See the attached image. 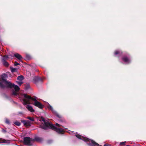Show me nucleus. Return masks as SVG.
I'll use <instances>...</instances> for the list:
<instances>
[{"instance_id":"obj_1","label":"nucleus","mask_w":146,"mask_h":146,"mask_svg":"<svg viewBox=\"0 0 146 146\" xmlns=\"http://www.w3.org/2000/svg\"><path fill=\"white\" fill-rule=\"evenodd\" d=\"M21 96L22 98V101L24 104H30L31 103L30 101L31 100L34 102L33 104L34 106L40 109H42L43 108V106L40 103L36 100V99L31 97L28 95L26 94H23L21 95Z\"/></svg>"},{"instance_id":"obj_2","label":"nucleus","mask_w":146,"mask_h":146,"mask_svg":"<svg viewBox=\"0 0 146 146\" xmlns=\"http://www.w3.org/2000/svg\"><path fill=\"white\" fill-rule=\"evenodd\" d=\"M1 78L3 80V82L5 84V86L7 87L11 88H13L14 90L12 91V94L14 95H16L18 94V92L20 90L19 87L14 84H12L10 82L7 81L6 80L7 77V76L6 74H3L1 76Z\"/></svg>"},{"instance_id":"obj_3","label":"nucleus","mask_w":146,"mask_h":146,"mask_svg":"<svg viewBox=\"0 0 146 146\" xmlns=\"http://www.w3.org/2000/svg\"><path fill=\"white\" fill-rule=\"evenodd\" d=\"M41 120L44 122V124L42 125H41L40 127L42 129H47L50 128L54 130L57 133H61L63 132V130L61 128H58L55 127L54 125L48 122H46L44 118L43 117H41Z\"/></svg>"},{"instance_id":"obj_4","label":"nucleus","mask_w":146,"mask_h":146,"mask_svg":"<svg viewBox=\"0 0 146 146\" xmlns=\"http://www.w3.org/2000/svg\"><path fill=\"white\" fill-rule=\"evenodd\" d=\"M76 136L78 139H82L83 141H85L86 142H89V145H92L97 146H99V145L98 143L92 140L86 138H85L79 135H76Z\"/></svg>"},{"instance_id":"obj_5","label":"nucleus","mask_w":146,"mask_h":146,"mask_svg":"<svg viewBox=\"0 0 146 146\" xmlns=\"http://www.w3.org/2000/svg\"><path fill=\"white\" fill-rule=\"evenodd\" d=\"M34 141L29 137H26L24 138V143L25 145H31L32 142Z\"/></svg>"},{"instance_id":"obj_6","label":"nucleus","mask_w":146,"mask_h":146,"mask_svg":"<svg viewBox=\"0 0 146 146\" xmlns=\"http://www.w3.org/2000/svg\"><path fill=\"white\" fill-rule=\"evenodd\" d=\"M8 58V56H6L4 57V58L2 60V63L3 65L6 67H8L9 64L8 62L5 60V59H7Z\"/></svg>"},{"instance_id":"obj_7","label":"nucleus","mask_w":146,"mask_h":146,"mask_svg":"<svg viewBox=\"0 0 146 146\" xmlns=\"http://www.w3.org/2000/svg\"><path fill=\"white\" fill-rule=\"evenodd\" d=\"M14 56L17 58L20 61H21V59L22 58L21 56L18 53H16L14 54Z\"/></svg>"},{"instance_id":"obj_8","label":"nucleus","mask_w":146,"mask_h":146,"mask_svg":"<svg viewBox=\"0 0 146 146\" xmlns=\"http://www.w3.org/2000/svg\"><path fill=\"white\" fill-rule=\"evenodd\" d=\"M26 108L28 110L31 112H34L35 111V110L33 109V107L29 105H27L26 107Z\"/></svg>"},{"instance_id":"obj_9","label":"nucleus","mask_w":146,"mask_h":146,"mask_svg":"<svg viewBox=\"0 0 146 146\" xmlns=\"http://www.w3.org/2000/svg\"><path fill=\"white\" fill-rule=\"evenodd\" d=\"M22 122L24 124V125L26 126H30L31 125V123L29 121H23Z\"/></svg>"},{"instance_id":"obj_10","label":"nucleus","mask_w":146,"mask_h":146,"mask_svg":"<svg viewBox=\"0 0 146 146\" xmlns=\"http://www.w3.org/2000/svg\"><path fill=\"white\" fill-rule=\"evenodd\" d=\"M123 60L126 64H128L130 62V60L128 58L126 57L123 58Z\"/></svg>"},{"instance_id":"obj_11","label":"nucleus","mask_w":146,"mask_h":146,"mask_svg":"<svg viewBox=\"0 0 146 146\" xmlns=\"http://www.w3.org/2000/svg\"><path fill=\"white\" fill-rule=\"evenodd\" d=\"M24 79V77L23 76H19L17 78V79L18 80L20 81H22Z\"/></svg>"},{"instance_id":"obj_12","label":"nucleus","mask_w":146,"mask_h":146,"mask_svg":"<svg viewBox=\"0 0 146 146\" xmlns=\"http://www.w3.org/2000/svg\"><path fill=\"white\" fill-rule=\"evenodd\" d=\"M11 71L12 72H17V69L15 68L11 67L10 68Z\"/></svg>"},{"instance_id":"obj_13","label":"nucleus","mask_w":146,"mask_h":146,"mask_svg":"<svg viewBox=\"0 0 146 146\" xmlns=\"http://www.w3.org/2000/svg\"><path fill=\"white\" fill-rule=\"evenodd\" d=\"M14 123L15 125L17 126H19L21 125V123L17 121H15Z\"/></svg>"},{"instance_id":"obj_14","label":"nucleus","mask_w":146,"mask_h":146,"mask_svg":"<svg viewBox=\"0 0 146 146\" xmlns=\"http://www.w3.org/2000/svg\"><path fill=\"white\" fill-rule=\"evenodd\" d=\"M48 108L50 110H52V111H53V108L50 105H49L48 106Z\"/></svg>"},{"instance_id":"obj_15","label":"nucleus","mask_w":146,"mask_h":146,"mask_svg":"<svg viewBox=\"0 0 146 146\" xmlns=\"http://www.w3.org/2000/svg\"><path fill=\"white\" fill-rule=\"evenodd\" d=\"M27 118L32 121H34V119L33 117H28Z\"/></svg>"},{"instance_id":"obj_16","label":"nucleus","mask_w":146,"mask_h":146,"mask_svg":"<svg viewBox=\"0 0 146 146\" xmlns=\"http://www.w3.org/2000/svg\"><path fill=\"white\" fill-rule=\"evenodd\" d=\"M17 84L19 86H21L22 84L23 83V82L21 81H17Z\"/></svg>"},{"instance_id":"obj_17","label":"nucleus","mask_w":146,"mask_h":146,"mask_svg":"<svg viewBox=\"0 0 146 146\" xmlns=\"http://www.w3.org/2000/svg\"><path fill=\"white\" fill-rule=\"evenodd\" d=\"M125 143H126V141L121 142L120 143V145H125Z\"/></svg>"},{"instance_id":"obj_18","label":"nucleus","mask_w":146,"mask_h":146,"mask_svg":"<svg viewBox=\"0 0 146 146\" xmlns=\"http://www.w3.org/2000/svg\"><path fill=\"white\" fill-rule=\"evenodd\" d=\"M5 122L6 123L9 124V121L8 119H6L5 120Z\"/></svg>"},{"instance_id":"obj_19","label":"nucleus","mask_w":146,"mask_h":146,"mask_svg":"<svg viewBox=\"0 0 146 146\" xmlns=\"http://www.w3.org/2000/svg\"><path fill=\"white\" fill-rule=\"evenodd\" d=\"M119 53V51H116L115 52V54L117 55Z\"/></svg>"},{"instance_id":"obj_20","label":"nucleus","mask_w":146,"mask_h":146,"mask_svg":"<svg viewBox=\"0 0 146 146\" xmlns=\"http://www.w3.org/2000/svg\"><path fill=\"white\" fill-rule=\"evenodd\" d=\"M19 65V63L17 62H15L14 64V65L15 66H17L18 65Z\"/></svg>"},{"instance_id":"obj_21","label":"nucleus","mask_w":146,"mask_h":146,"mask_svg":"<svg viewBox=\"0 0 146 146\" xmlns=\"http://www.w3.org/2000/svg\"><path fill=\"white\" fill-rule=\"evenodd\" d=\"M0 86L2 88L4 87V86L2 85L1 83L0 82Z\"/></svg>"},{"instance_id":"obj_22","label":"nucleus","mask_w":146,"mask_h":146,"mask_svg":"<svg viewBox=\"0 0 146 146\" xmlns=\"http://www.w3.org/2000/svg\"><path fill=\"white\" fill-rule=\"evenodd\" d=\"M3 143H6L7 142L5 140H3L2 141Z\"/></svg>"},{"instance_id":"obj_23","label":"nucleus","mask_w":146,"mask_h":146,"mask_svg":"<svg viewBox=\"0 0 146 146\" xmlns=\"http://www.w3.org/2000/svg\"><path fill=\"white\" fill-rule=\"evenodd\" d=\"M56 125L57 126H58V127L60 126V125L58 123H56Z\"/></svg>"},{"instance_id":"obj_24","label":"nucleus","mask_w":146,"mask_h":146,"mask_svg":"<svg viewBox=\"0 0 146 146\" xmlns=\"http://www.w3.org/2000/svg\"><path fill=\"white\" fill-rule=\"evenodd\" d=\"M39 138H36V140L37 141H39Z\"/></svg>"},{"instance_id":"obj_25","label":"nucleus","mask_w":146,"mask_h":146,"mask_svg":"<svg viewBox=\"0 0 146 146\" xmlns=\"http://www.w3.org/2000/svg\"><path fill=\"white\" fill-rule=\"evenodd\" d=\"M57 116L58 117H60V116H59V115H57Z\"/></svg>"},{"instance_id":"obj_26","label":"nucleus","mask_w":146,"mask_h":146,"mask_svg":"<svg viewBox=\"0 0 146 146\" xmlns=\"http://www.w3.org/2000/svg\"><path fill=\"white\" fill-rule=\"evenodd\" d=\"M0 141H1V139H0Z\"/></svg>"}]
</instances>
